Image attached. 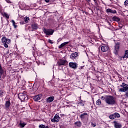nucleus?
I'll return each instance as SVG.
<instances>
[{
    "label": "nucleus",
    "mask_w": 128,
    "mask_h": 128,
    "mask_svg": "<svg viewBox=\"0 0 128 128\" xmlns=\"http://www.w3.org/2000/svg\"><path fill=\"white\" fill-rule=\"evenodd\" d=\"M105 102L107 104H109L110 106H114V104H116V99L114 96H106L105 97Z\"/></svg>",
    "instance_id": "obj_1"
},
{
    "label": "nucleus",
    "mask_w": 128,
    "mask_h": 128,
    "mask_svg": "<svg viewBox=\"0 0 128 128\" xmlns=\"http://www.w3.org/2000/svg\"><path fill=\"white\" fill-rule=\"evenodd\" d=\"M2 42L4 48H8V44L10 42V40L6 38V36H4L2 38Z\"/></svg>",
    "instance_id": "obj_2"
},
{
    "label": "nucleus",
    "mask_w": 128,
    "mask_h": 128,
    "mask_svg": "<svg viewBox=\"0 0 128 128\" xmlns=\"http://www.w3.org/2000/svg\"><path fill=\"white\" fill-rule=\"evenodd\" d=\"M18 98L21 102H24V100H28V96L24 93H20L18 94Z\"/></svg>",
    "instance_id": "obj_3"
},
{
    "label": "nucleus",
    "mask_w": 128,
    "mask_h": 128,
    "mask_svg": "<svg viewBox=\"0 0 128 128\" xmlns=\"http://www.w3.org/2000/svg\"><path fill=\"white\" fill-rule=\"evenodd\" d=\"M44 33L46 34V36H52L54 32V30L52 29H46L44 30Z\"/></svg>",
    "instance_id": "obj_4"
},
{
    "label": "nucleus",
    "mask_w": 128,
    "mask_h": 128,
    "mask_svg": "<svg viewBox=\"0 0 128 128\" xmlns=\"http://www.w3.org/2000/svg\"><path fill=\"white\" fill-rule=\"evenodd\" d=\"M120 118V115L118 112H115L113 114L110 115L109 118L110 120H114V118Z\"/></svg>",
    "instance_id": "obj_5"
},
{
    "label": "nucleus",
    "mask_w": 128,
    "mask_h": 128,
    "mask_svg": "<svg viewBox=\"0 0 128 128\" xmlns=\"http://www.w3.org/2000/svg\"><path fill=\"white\" fill-rule=\"evenodd\" d=\"M121 88L119 89V92H128V84H125L124 86H120Z\"/></svg>",
    "instance_id": "obj_6"
},
{
    "label": "nucleus",
    "mask_w": 128,
    "mask_h": 128,
    "mask_svg": "<svg viewBox=\"0 0 128 128\" xmlns=\"http://www.w3.org/2000/svg\"><path fill=\"white\" fill-rule=\"evenodd\" d=\"M60 120V117L58 116V114H56L54 118L51 119V122H58Z\"/></svg>",
    "instance_id": "obj_7"
},
{
    "label": "nucleus",
    "mask_w": 128,
    "mask_h": 128,
    "mask_svg": "<svg viewBox=\"0 0 128 128\" xmlns=\"http://www.w3.org/2000/svg\"><path fill=\"white\" fill-rule=\"evenodd\" d=\"M58 66H66V64H68V61H66V60H60L58 62Z\"/></svg>",
    "instance_id": "obj_8"
},
{
    "label": "nucleus",
    "mask_w": 128,
    "mask_h": 128,
    "mask_svg": "<svg viewBox=\"0 0 128 128\" xmlns=\"http://www.w3.org/2000/svg\"><path fill=\"white\" fill-rule=\"evenodd\" d=\"M116 46H114V53L115 54H118V50L120 49V42H115Z\"/></svg>",
    "instance_id": "obj_9"
},
{
    "label": "nucleus",
    "mask_w": 128,
    "mask_h": 128,
    "mask_svg": "<svg viewBox=\"0 0 128 128\" xmlns=\"http://www.w3.org/2000/svg\"><path fill=\"white\" fill-rule=\"evenodd\" d=\"M69 66L70 68H72L76 70V68H78V64H76V62H70L69 63Z\"/></svg>",
    "instance_id": "obj_10"
},
{
    "label": "nucleus",
    "mask_w": 128,
    "mask_h": 128,
    "mask_svg": "<svg viewBox=\"0 0 128 128\" xmlns=\"http://www.w3.org/2000/svg\"><path fill=\"white\" fill-rule=\"evenodd\" d=\"M110 50V48L108 46H101V50L102 52H108Z\"/></svg>",
    "instance_id": "obj_11"
},
{
    "label": "nucleus",
    "mask_w": 128,
    "mask_h": 128,
    "mask_svg": "<svg viewBox=\"0 0 128 128\" xmlns=\"http://www.w3.org/2000/svg\"><path fill=\"white\" fill-rule=\"evenodd\" d=\"M40 96H42V94H40L36 96H33L32 98L35 102H38V100H40Z\"/></svg>",
    "instance_id": "obj_12"
},
{
    "label": "nucleus",
    "mask_w": 128,
    "mask_h": 128,
    "mask_svg": "<svg viewBox=\"0 0 128 128\" xmlns=\"http://www.w3.org/2000/svg\"><path fill=\"white\" fill-rule=\"evenodd\" d=\"M114 126L115 128H122V124L120 122H118L116 121H114Z\"/></svg>",
    "instance_id": "obj_13"
},
{
    "label": "nucleus",
    "mask_w": 128,
    "mask_h": 128,
    "mask_svg": "<svg viewBox=\"0 0 128 128\" xmlns=\"http://www.w3.org/2000/svg\"><path fill=\"white\" fill-rule=\"evenodd\" d=\"M78 52L72 53V54L70 56V58H72V60H74L78 56Z\"/></svg>",
    "instance_id": "obj_14"
},
{
    "label": "nucleus",
    "mask_w": 128,
    "mask_h": 128,
    "mask_svg": "<svg viewBox=\"0 0 128 128\" xmlns=\"http://www.w3.org/2000/svg\"><path fill=\"white\" fill-rule=\"evenodd\" d=\"M10 102L9 100L6 101L5 103V108L6 110H8L10 108Z\"/></svg>",
    "instance_id": "obj_15"
},
{
    "label": "nucleus",
    "mask_w": 128,
    "mask_h": 128,
    "mask_svg": "<svg viewBox=\"0 0 128 128\" xmlns=\"http://www.w3.org/2000/svg\"><path fill=\"white\" fill-rule=\"evenodd\" d=\"M54 97L50 96L49 98H46V102H54Z\"/></svg>",
    "instance_id": "obj_16"
},
{
    "label": "nucleus",
    "mask_w": 128,
    "mask_h": 128,
    "mask_svg": "<svg viewBox=\"0 0 128 128\" xmlns=\"http://www.w3.org/2000/svg\"><path fill=\"white\" fill-rule=\"evenodd\" d=\"M4 74V70L2 67V65L0 64V76L2 78V76Z\"/></svg>",
    "instance_id": "obj_17"
},
{
    "label": "nucleus",
    "mask_w": 128,
    "mask_h": 128,
    "mask_svg": "<svg viewBox=\"0 0 128 128\" xmlns=\"http://www.w3.org/2000/svg\"><path fill=\"white\" fill-rule=\"evenodd\" d=\"M68 42H64V43H62L59 46H58V48H64V46H66V44H68Z\"/></svg>",
    "instance_id": "obj_18"
},
{
    "label": "nucleus",
    "mask_w": 128,
    "mask_h": 128,
    "mask_svg": "<svg viewBox=\"0 0 128 128\" xmlns=\"http://www.w3.org/2000/svg\"><path fill=\"white\" fill-rule=\"evenodd\" d=\"M32 28L33 30H38V26L36 24H32Z\"/></svg>",
    "instance_id": "obj_19"
},
{
    "label": "nucleus",
    "mask_w": 128,
    "mask_h": 128,
    "mask_svg": "<svg viewBox=\"0 0 128 128\" xmlns=\"http://www.w3.org/2000/svg\"><path fill=\"white\" fill-rule=\"evenodd\" d=\"M106 12H110L111 14H116V10H112V9L108 8L106 10Z\"/></svg>",
    "instance_id": "obj_20"
},
{
    "label": "nucleus",
    "mask_w": 128,
    "mask_h": 128,
    "mask_svg": "<svg viewBox=\"0 0 128 128\" xmlns=\"http://www.w3.org/2000/svg\"><path fill=\"white\" fill-rule=\"evenodd\" d=\"M112 20H114V22H120V18L116 16H113Z\"/></svg>",
    "instance_id": "obj_21"
},
{
    "label": "nucleus",
    "mask_w": 128,
    "mask_h": 128,
    "mask_svg": "<svg viewBox=\"0 0 128 128\" xmlns=\"http://www.w3.org/2000/svg\"><path fill=\"white\" fill-rule=\"evenodd\" d=\"M74 124H76L78 128H80L82 126V122H74Z\"/></svg>",
    "instance_id": "obj_22"
},
{
    "label": "nucleus",
    "mask_w": 128,
    "mask_h": 128,
    "mask_svg": "<svg viewBox=\"0 0 128 128\" xmlns=\"http://www.w3.org/2000/svg\"><path fill=\"white\" fill-rule=\"evenodd\" d=\"M26 124L22 122V121H20V126L21 128H24V126H26Z\"/></svg>",
    "instance_id": "obj_23"
},
{
    "label": "nucleus",
    "mask_w": 128,
    "mask_h": 128,
    "mask_svg": "<svg viewBox=\"0 0 128 128\" xmlns=\"http://www.w3.org/2000/svg\"><path fill=\"white\" fill-rule=\"evenodd\" d=\"M84 116H88V113L84 112L80 116V118L84 120Z\"/></svg>",
    "instance_id": "obj_24"
},
{
    "label": "nucleus",
    "mask_w": 128,
    "mask_h": 128,
    "mask_svg": "<svg viewBox=\"0 0 128 128\" xmlns=\"http://www.w3.org/2000/svg\"><path fill=\"white\" fill-rule=\"evenodd\" d=\"M24 20L27 24V22H28V20H30V18L26 16L24 18Z\"/></svg>",
    "instance_id": "obj_25"
},
{
    "label": "nucleus",
    "mask_w": 128,
    "mask_h": 128,
    "mask_svg": "<svg viewBox=\"0 0 128 128\" xmlns=\"http://www.w3.org/2000/svg\"><path fill=\"white\" fill-rule=\"evenodd\" d=\"M12 23L14 28H18V26L16 25V22H14V20H12Z\"/></svg>",
    "instance_id": "obj_26"
},
{
    "label": "nucleus",
    "mask_w": 128,
    "mask_h": 128,
    "mask_svg": "<svg viewBox=\"0 0 128 128\" xmlns=\"http://www.w3.org/2000/svg\"><path fill=\"white\" fill-rule=\"evenodd\" d=\"M124 58H128V50H126L125 51V54H124Z\"/></svg>",
    "instance_id": "obj_27"
},
{
    "label": "nucleus",
    "mask_w": 128,
    "mask_h": 128,
    "mask_svg": "<svg viewBox=\"0 0 128 128\" xmlns=\"http://www.w3.org/2000/svg\"><path fill=\"white\" fill-rule=\"evenodd\" d=\"M40 128H49L48 126H46L44 124H40L39 126Z\"/></svg>",
    "instance_id": "obj_28"
},
{
    "label": "nucleus",
    "mask_w": 128,
    "mask_h": 128,
    "mask_svg": "<svg viewBox=\"0 0 128 128\" xmlns=\"http://www.w3.org/2000/svg\"><path fill=\"white\" fill-rule=\"evenodd\" d=\"M4 16L6 18H10V16H8V14L6 12H4Z\"/></svg>",
    "instance_id": "obj_29"
},
{
    "label": "nucleus",
    "mask_w": 128,
    "mask_h": 128,
    "mask_svg": "<svg viewBox=\"0 0 128 128\" xmlns=\"http://www.w3.org/2000/svg\"><path fill=\"white\" fill-rule=\"evenodd\" d=\"M101 102H100V100L98 99L96 102V104H97V106H100V104Z\"/></svg>",
    "instance_id": "obj_30"
},
{
    "label": "nucleus",
    "mask_w": 128,
    "mask_h": 128,
    "mask_svg": "<svg viewBox=\"0 0 128 128\" xmlns=\"http://www.w3.org/2000/svg\"><path fill=\"white\" fill-rule=\"evenodd\" d=\"M126 58L125 57H124V56H119V60H122Z\"/></svg>",
    "instance_id": "obj_31"
},
{
    "label": "nucleus",
    "mask_w": 128,
    "mask_h": 128,
    "mask_svg": "<svg viewBox=\"0 0 128 128\" xmlns=\"http://www.w3.org/2000/svg\"><path fill=\"white\" fill-rule=\"evenodd\" d=\"M4 96V92L2 90L0 91V96Z\"/></svg>",
    "instance_id": "obj_32"
},
{
    "label": "nucleus",
    "mask_w": 128,
    "mask_h": 128,
    "mask_svg": "<svg viewBox=\"0 0 128 128\" xmlns=\"http://www.w3.org/2000/svg\"><path fill=\"white\" fill-rule=\"evenodd\" d=\"M78 104H80V106H84V102H80L78 103Z\"/></svg>",
    "instance_id": "obj_33"
},
{
    "label": "nucleus",
    "mask_w": 128,
    "mask_h": 128,
    "mask_svg": "<svg viewBox=\"0 0 128 128\" xmlns=\"http://www.w3.org/2000/svg\"><path fill=\"white\" fill-rule=\"evenodd\" d=\"M124 4H125V6H128V0H126L124 2Z\"/></svg>",
    "instance_id": "obj_34"
},
{
    "label": "nucleus",
    "mask_w": 128,
    "mask_h": 128,
    "mask_svg": "<svg viewBox=\"0 0 128 128\" xmlns=\"http://www.w3.org/2000/svg\"><path fill=\"white\" fill-rule=\"evenodd\" d=\"M48 42H50V44H54V42H52V40L50 39L48 40Z\"/></svg>",
    "instance_id": "obj_35"
},
{
    "label": "nucleus",
    "mask_w": 128,
    "mask_h": 128,
    "mask_svg": "<svg viewBox=\"0 0 128 128\" xmlns=\"http://www.w3.org/2000/svg\"><path fill=\"white\" fill-rule=\"evenodd\" d=\"M126 98H128V92L127 91L125 94Z\"/></svg>",
    "instance_id": "obj_36"
},
{
    "label": "nucleus",
    "mask_w": 128,
    "mask_h": 128,
    "mask_svg": "<svg viewBox=\"0 0 128 128\" xmlns=\"http://www.w3.org/2000/svg\"><path fill=\"white\" fill-rule=\"evenodd\" d=\"M100 98L102 100H106V98H104V96H101Z\"/></svg>",
    "instance_id": "obj_37"
},
{
    "label": "nucleus",
    "mask_w": 128,
    "mask_h": 128,
    "mask_svg": "<svg viewBox=\"0 0 128 128\" xmlns=\"http://www.w3.org/2000/svg\"><path fill=\"white\" fill-rule=\"evenodd\" d=\"M93 0L94 2L96 5L98 6V2H96V0Z\"/></svg>",
    "instance_id": "obj_38"
},
{
    "label": "nucleus",
    "mask_w": 128,
    "mask_h": 128,
    "mask_svg": "<svg viewBox=\"0 0 128 128\" xmlns=\"http://www.w3.org/2000/svg\"><path fill=\"white\" fill-rule=\"evenodd\" d=\"M126 84H126L124 83V82H122V84H121V85H120V86H126Z\"/></svg>",
    "instance_id": "obj_39"
},
{
    "label": "nucleus",
    "mask_w": 128,
    "mask_h": 128,
    "mask_svg": "<svg viewBox=\"0 0 128 128\" xmlns=\"http://www.w3.org/2000/svg\"><path fill=\"white\" fill-rule=\"evenodd\" d=\"M92 126H96V124H93Z\"/></svg>",
    "instance_id": "obj_40"
},
{
    "label": "nucleus",
    "mask_w": 128,
    "mask_h": 128,
    "mask_svg": "<svg viewBox=\"0 0 128 128\" xmlns=\"http://www.w3.org/2000/svg\"><path fill=\"white\" fill-rule=\"evenodd\" d=\"M60 40H62V39L60 38L58 39V42H60Z\"/></svg>",
    "instance_id": "obj_41"
},
{
    "label": "nucleus",
    "mask_w": 128,
    "mask_h": 128,
    "mask_svg": "<svg viewBox=\"0 0 128 128\" xmlns=\"http://www.w3.org/2000/svg\"><path fill=\"white\" fill-rule=\"evenodd\" d=\"M45 2H49L50 0H45Z\"/></svg>",
    "instance_id": "obj_42"
},
{
    "label": "nucleus",
    "mask_w": 128,
    "mask_h": 128,
    "mask_svg": "<svg viewBox=\"0 0 128 128\" xmlns=\"http://www.w3.org/2000/svg\"><path fill=\"white\" fill-rule=\"evenodd\" d=\"M60 116H64V114H60Z\"/></svg>",
    "instance_id": "obj_43"
},
{
    "label": "nucleus",
    "mask_w": 128,
    "mask_h": 128,
    "mask_svg": "<svg viewBox=\"0 0 128 128\" xmlns=\"http://www.w3.org/2000/svg\"><path fill=\"white\" fill-rule=\"evenodd\" d=\"M87 2H90V0H87Z\"/></svg>",
    "instance_id": "obj_44"
},
{
    "label": "nucleus",
    "mask_w": 128,
    "mask_h": 128,
    "mask_svg": "<svg viewBox=\"0 0 128 128\" xmlns=\"http://www.w3.org/2000/svg\"><path fill=\"white\" fill-rule=\"evenodd\" d=\"M0 80H2V77L0 76Z\"/></svg>",
    "instance_id": "obj_45"
},
{
    "label": "nucleus",
    "mask_w": 128,
    "mask_h": 128,
    "mask_svg": "<svg viewBox=\"0 0 128 128\" xmlns=\"http://www.w3.org/2000/svg\"><path fill=\"white\" fill-rule=\"evenodd\" d=\"M96 10H99V9H98V8H96Z\"/></svg>",
    "instance_id": "obj_46"
},
{
    "label": "nucleus",
    "mask_w": 128,
    "mask_h": 128,
    "mask_svg": "<svg viewBox=\"0 0 128 128\" xmlns=\"http://www.w3.org/2000/svg\"><path fill=\"white\" fill-rule=\"evenodd\" d=\"M8 2H10V1H8Z\"/></svg>",
    "instance_id": "obj_47"
}]
</instances>
